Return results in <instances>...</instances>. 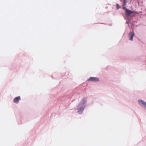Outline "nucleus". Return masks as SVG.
Listing matches in <instances>:
<instances>
[{
  "mask_svg": "<svg viewBox=\"0 0 146 146\" xmlns=\"http://www.w3.org/2000/svg\"><path fill=\"white\" fill-rule=\"evenodd\" d=\"M125 11L126 15L127 16L129 15L133 12L132 11H130L127 9H125Z\"/></svg>",
  "mask_w": 146,
  "mask_h": 146,
  "instance_id": "obj_6",
  "label": "nucleus"
},
{
  "mask_svg": "<svg viewBox=\"0 0 146 146\" xmlns=\"http://www.w3.org/2000/svg\"><path fill=\"white\" fill-rule=\"evenodd\" d=\"M123 9H125V7H123Z\"/></svg>",
  "mask_w": 146,
  "mask_h": 146,
  "instance_id": "obj_10",
  "label": "nucleus"
},
{
  "mask_svg": "<svg viewBox=\"0 0 146 146\" xmlns=\"http://www.w3.org/2000/svg\"><path fill=\"white\" fill-rule=\"evenodd\" d=\"M21 99V98L20 96H18L17 97H15L13 100V102L14 103L18 104L19 103V100Z\"/></svg>",
  "mask_w": 146,
  "mask_h": 146,
  "instance_id": "obj_5",
  "label": "nucleus"
},
{
  "mask_svg": "<svg viewBox=\"0 0 146 146\" xmlns=\"http://www.w3.org/2000/svg\"><path fill=\"white\" fill-rule=\"evenodd\" d=\"M88 80L92 81H98L99 79L97 77H90L88 79Z\"/></svg>",
  "mask_w": 146,
  "mask_h": 146,
  "instance_id": "obj_3",
  "label": "nucleus"
},
{
  "mask_svg": "<svg viewBox=\"0 0 146 146\" xmlns=\"http://www.w3.org/2000/svg\"><path fill=\"white\" fill-rule=\"evenodd\" d=\"M86 102V99L85 98L83 99L78 106V111H82L83 110L85 106V104Z\"/></svg>",
  "mask_w": 146,
  "mask_h": 146,
  "instance_id": "obj_1",
  "label": "nucleus"
},
{
  "mask_svg": "<svg viewBox=\"0 0 146 146\" xmlns=\"http://www.w3.org/2000/svg\"><path fill=\"white\" fill-rule=\"evenodd\" d=\"M126 23H127V24H129V22H128V21H127V22H126Z\"/></svg>",
  "mask_w": 146,
  "mask_h": 146,
  "instance_id": "obj_9",
  "label": "nucleus"
},
{
  "mask_svg": "<svg viewBox=\"0 0 146 146\" xmlns=\"http://www.w3.org/2000/svg\"><path fill=\"white\" fill-rule=\"evenodd\" d=\"M116 7L117 9H119L120 8V6L118 4H116Z\"/></svg>",
  "mask_w": 146,
  "mask_h": 146,
  "instance_id": "obj_7",
  "label": "nucleus"
},
{
  "mask_svg": "<svg viewBox=\"0 0 146 146\" xmlns=\"http://www.w3.org/2000/svg\"><path fill=\"white\" fill-rule=\"evenodd\" d=\"M129 40H133V37L134 36V33L130 32L129 35Z\"/></svg>",
  "mask_w": 146,
  "mask_h": 146,
  "instance_id": "obj_4",
  "label": "nucleus"
},
{
  "mask_svg": "<svg viewBox=\"0 0 146 146\" xmlns=\"http://www.w3.org/2000/svg\"><path fill=\"white\" fill-rule=\"evenodd\" d=\"M138 102L140 105L143 107L145 109H146V103L143 101L141 100H139Z\"/></svg>",
  "mask_w": 146,
  "mask_h": 146,
  "instance_id": "obj_2",
  "label": "nucleus"
},
{
  "mask_svg": "<svg viewBox=\"0 0 146 146\" xmlns=\"http://www.w3.org/2000/svg\"><path fill=\"white\" fill-rule=\"evenodd\" d=\"M125 0H124L123 4V6H124L125 5L126 3L125 2Z\"/></svg>",
  "mask_w": 146,
  "mask_h": 146,
  "instance_id": "obj_8",
  "label": "nucleus"
}]
</instances>
